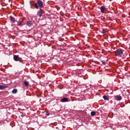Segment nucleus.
<instances>
[{"label": "nucleus", "instance_id": "nucleus-1", "mask_svg": "<svg viewBox=\"0 0 130 130\" xmlns=\"http://www.w3.org/2000/svg\"><path fill=\"white\" fill-rule=\"evenodd\" d=\"M30 5L31 9H36L38 10L37 15L40 17H41L43 13L42 8L44 7L43 2L41 0H37V3L32 2V3H30Z\"/></svg>", "mask_w": 130, "mask_h": 130}, {"label": "nucleus", "instance_id": "nucleus-2", "mask_svg": "<svg viewBox=\"0 0 130 130\" xmlns=\"http://www.w3.org/2000/svg\"><path fill=\"white\" fill-rule=\"evenodd\" d=\"M115 53L117 56H122L123 51L122 50V49H116L115 51Z\"/></svg>", "mask_w": 130, "mask_h": 130}, {"label": "nucleus", "instance_id": "nucleus-3", "mask_svg": "<svg viewBox=\"0 0 130 130\" xmlns=\"http://www.w3.org/2000/svg\"><path fill=\"white\" fill-rule=\"evenodd\" d=\"M13 58H14V60H16V61L19 60L20 62H21V57H19V55H17L15 54L13 56Z\"/></svg>", "mask_w": 130, "mask_h": 130}, {"label": "nucleus", "instance_id": "nucleus-4", "mask_svg": "<svg viewBox=\"0 0 130 130\" xmlns=\"http://www.w3.org/2000/svg\"><path fill=\"white\" fill-rule=\"evenodd\" d=\"M114 99H115L116 101H121L122 98L121 95H115Z\"/></svg>", "mask_w": 130, "mask_h": 130}, {"label": "nucleus", "instance_id": "nucleus-5", "mask_svg": "<svg viewBox=\"0 0 130 130\" xmlns=\"http://www.w3.org/2000/svg\"><path fill=\"white\" fill-rule=\"evenodd\" d=\"M60 101L61 103H67V102H69L68 98H63V99H61Z\"/></svg>", "mask_w": 130, "mask_h": 130}, {"label": "nucleus", "instance_id": "nucleus-6", "mask_svg": "<svg viewBox=\"0 0 130 130\" xmlns=\"http://www.w3.org/2000/svg\"><path fill=\"white\" fill-rule=\"evenodd\" d=\"M26 25L28 26L29 27H31L33 25V23L32 21H27L26 22Z\"/></svg>", "mask_w": 130, "mask_h": 130}, {"label": "nucleus", "instance_id": "nucleus-7", "mask_svg": "<svg viewBox=\"0 0 130 130\" xmlns=\"http://www.w3.org/2000/svg\"><path fill=\"white\" fill-rule=\"evenodd\" d=\"M10 21H12V22H13V23H15V18H14V17H12V16H10Z\"/></svg>", "mask_w": 130, "mask_h": 130}, {"label": "nucleus", "instance_id": "nucleus-8", "mask_svg": "<svg viewBox=\"0 0 130 130\" xmlns=\"http://www.w3.org/2000/svg\"><path fill=\"white\" fill-rule=\"evenodd\" d=\"M101 11L102 13H104L105 11V7H104V6H102V7H101Z\"/></svg>", "mask_w": 130, "mask_h": 130}, {"label": "nucleus", "instance_id": "nucleus-9", "mask_svg": "<svg viewBox=\"0 0 130 130\" xmlns=\"http://www.w3.org/2000/svg\"><path fill=\"white\" fill-rule=\"evenodd\" d=\"M103 98L105 101H109V99L108 98L107 95H103Z\"/></svg>", "mask_w": 130, "mask_h": 130}, {"label": "nucleus", "instance_id": "nucleus-10", "mask_svg": "<svg viewBox=\"0 0 130 130\" xmlns=\"http://www.w3.org/2000/svg\"><path fill=\"white\" fill-rule=\"evenodd\" d=\"M8 86H6V85H0V90H3V89H5V88H7Z\"/></svg>", "mask_w": 130, "mask_h": 130}, {"label": "nucleus", "instance_id": "nucleus-11", "mask_svg": "<svg viewBox=\"0 0 130 130\" xmlns=\"http://www.w3.org/2000/svg\"><path fill=\"white\" fill-rule=\"evenodd\" d=\"M24 83L26 87H28V86H29V85L28 81H24Z\"/></svg>", "mask_w": 130, "mask_h": 130}, {"label": "nucleus", "instance_id": "nucleus-12", "mask_svg": "<svg viewBox=\"0 0 130 130\" xmlns=\"http://www.w3.org/2000/svg\"><path fill=\"white\" fill-rule=\"evenodd\" d=\"M17 25L18 26H22L23 24L22 22H17Z\"/></svg>", "mask_w": 130, "mask_h": 130}, {"label": "nucleus", "instance_id": "nucleus-13", "mask_svg": "<svg viewBox=\"0 0 130 130\" xmlns=\"http://www.w3.org/2000/svg\"><path fill=\"white\" fill-rule=\"evenodd\" d=\"M96 115L95 112L92 111L91 112V116H95Z\"/></svg>", "mask_w": 130, "mask_h": 130}, {"label": "nucleus", "instance_id": "nucleus-14", "mask_svg": "<svg viewBox=\"0 0 130 130\" xmlns=\"http://www.w3.org/2000/svg\"><path fill=\"white\" fill-rule=\"evenodd\" d=\"M17 89H13V90H12V93H14V94H15V93H17Z\"/></svg>", "mask_w": 130, "mask_h": 130}, {"label": "nucleus", "instance_id": "nucleus-15", "mask_svg": "<svg viewBox=\"0 0 130 130\" xmlns=\"http://www.w3.org/2000/svg\"><path fill=\"white\" fill-rule=\"evenodd\" d=\"M102 33H103V34H105L106 33L104 29H103V30H102Z\"/></svg>", "mask_w": 130, "mask_h": 130}, {"label": "nucleus", "instance_id": "nucleus-16", "mask_svg": "<svg viewBox=\"0 0 130 130\" xmlns=\"http://www.w3.org/2000/svg\"><path fill=\"white\" fill-rule=\"evenodd\" d=\"M102 62L103 64H106V61H105V60H102Z\"/></svg>", "mask_w": 130, "mask_h": 130}, {"label": "nucleus", "instance_id": "nucleus-17", "mask_svg": "<svg viewBox=\"0 0 130 130\" xmlns=\"http://www.w3.org/2000/svg\"><path fill=\"white\" fill-rule=\"evenodd\" d=\"M47 116H50V113L46 114Z\"/></svg>", "mask_w": 130, "mask_h": 130}, {"label": "nucleus", "instance_id": "nucleus-18", "mask_svg": "<svg viewBox=\"0 0 130 130\" xmlns=\"http://www.w3.org/2000/svg\"><path fill=\"white\" fill-rule=\"evenodd\" d=\"M129 85H130V82H129Z\"/></svg>", "mask_w": 130, "mask_h": 130}]
</instances>
